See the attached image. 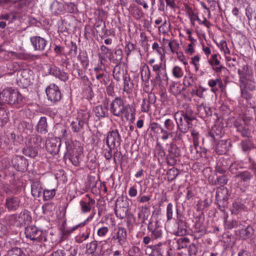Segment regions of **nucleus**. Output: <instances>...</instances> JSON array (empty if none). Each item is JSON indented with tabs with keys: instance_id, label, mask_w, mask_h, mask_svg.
I'll return each instance as SVG.
<instances>
[{
	"instance_id": "1",
	"label": "nucleus",
	"mask_w": 256,
	"mask_h": 256,
	"mask_svg": "<svg viewBox=\"0 0 256 256\" xmlns=\"http://www.w3.org/2000/svg\"><path fill=\"white\" fill-rule=\"evenodd\" d=\"M228 178L226 174L218 176L214 183L215 185H220L216 192V200L218 208L222 212H224L228 204L229 190L224 186L228 183Z\"/></svg>"
},
{
	"instance_id": "2",
	"label": "nucleus",
	"mask_w": 256,
	"mask_h": 256,
	"mask_svg": "<svg viewBox=\"0 0 256 256\" xmlns=\"http://www.w3.org/2000/svg\"><path fill=\"white\" fill-rule=\"evenodd\" d=\"M22 96L17 90L12 88H6L0 93V111L6 112L4 104H13L22 102Z\"/></svg>"
},
{
	"instance_id": "3",
	"label": "nucleus",
	"mask_w": 256,
	"mask_h": 256,
	"mask_svg": "<svg viewBox=\"0 0 256 256\" xmlns=\"http://www.w3.org/2000/svg\"><path fill=\"white\" fill-rule=\"evenodd\" d=\"M219 114L220 113H214V114L210 113V116L214 117L215 124L208 133L207 136L210 138V141L212 142L222 138L224 132L223 124H222L223 119L221 118Z\"/></svg>"
},
{
	"instance_id": "4",
	"label": "nucleus",
	"mask_w": 256,
	"mask_h": 256,
	"mask_svg": "<svg viewBox=\"0 0 256 256\" xmlns=\"http://www.w3.org/2000/svg\"><path fill=\"white\" fill-rule=\"evenodd\" d=\"M66 152L65 153V156H68L72 164L75 166H78L80 164V157L82 154V148L78 146V148L74 147V144L71 142H66Z\"/></svg>"
},
{
	"instance_id": "5",
	"label": "nucleus",
	"mask_w": 256,
	"mask_h": 256,
	"mask_svg": "<svg viewBox=\"0 0 256 256\" xmlns=\"http://www.w3.org/2000/svg\"><path fill=\"white\" fill-rule=\"evenodd\" d=\"M44 233L42 230L34 226H28L25 228L26 236L31 240L42 242Z\"/></svg>"
},
{
	"instance_id": "6",
	"label": "nucleus",
	"mask_w": 256,
	"mask_h": 256,
	"mask_svg": "<svg viewBox=\"0 0 256 256\" xmlns=\"http://www.w3.org/2000/svg\"><path fill=\"white\" fill-rule=\"evenodd\" d=\"M254 174L248 170L238 172L234 176L235 180L238 181V184L242 186L244 188H247L250 184V182L254 176Z\"/></svg>"
},
{
	"instance_id": "7",
	"label": "nucleus",
	"mask_w": 256,
	"mask_h": 256,
	"mask_svg": "<svg viewBox=\"0 0 256 256\" xmlns=\"http://www.w3.org/2000/svg\"><path fill=\"white\" fill-rule=\"evenodd\" d=\"M126 201V200L124 202L123 197H119L116 202L114 213L116 217L121 220L126 216L128 211Z\"/></svg>"
},
{
	"instance_id": "8",
	"label": "nucleus",
	"mask_w": 256,
	"mask_h": 256,
	"mask_svg": "<svg viewBox=\"0 0 256 256\" xmlns=\"http://www.w3.org/2000/svg\"><path fill=\"white\" fill-rule=\"evenodd\" d=\"M12 166L18 172H24L28 169V162L22 156H15L12 159Z\"/></svg>"
},
{
	"instance_id": "9",
	"label": "nucleus",
	"mask_w": 256,
	"mask_h": 256,
	"mask_svg": "<svg viewBox=\"0 0 256 256\" xmlns=\"http://www.w3.org/2000/svg\"><path fill=\"white\" fill-rule=\"evenodd\" d=\"M46 92L48 100L52 102L60 101L62 98V94L58 86L55 84H50L46 89Z\"/></svg>"
},
{
	"instance_id": "10",
	"label": "nucleus",
	"mask_w": 256,
	"mask_h": 256,
	"mask_svg": "<svg viewBox=\"0 0 256 256\" xmlns=\"http://www.w3.org/2000/svg\"><path fill=\"white\" fill-rule=\"evenodd\" d=\"M121 142V136L118 130L110 131L108 133L106 138V144L108 147H110V146L113 148L119 146Z\"/></svg>"
},
{
	"instance_id": "11",
	"label": "nucleus",
	"mask_w": 256,
	"mask_h": 256,
	"mask_svg": "<svg viewBox=\"0 0 256 256\" xmlns=\"http://www.w3.org/2000/svg\"><path fill=\"white\" fill-rule=\"evenodd\" d=\"M47 152L52 155H56L60 151L61 145V140L58 138H50L45 143Z\"/></svg>"
},
{
	"instance_id": "12",
	"label": "nucleus",
	"mask_w": 256,
	"mask_h": 256,
	"mask_svg": "<svg viewBox=\"0 0 256 256\" xmlns=\"http://www.w3.org/2000/svg\"><path fill=\"white\" fill-rule=\"evenodd\" d=\"M127 232L125 228L118 226L115 229V232L114 233L112 240L114 241L116 240L118 244L122 246L126 242Z\"/></svg>"
},
{
	"instance_id": "13",
	"label": "nucleus",
	"mask_w": 256,
	"mask_h": 256,
	"mask_svg": "<svg viewBox=\"0 0 256 256\" xmlns=\"http://www.w3.org/2000/svg\"><path fill=\"white\" fill-rule=\"evenodd\" d=\"M30 40L34 50L40 52L44 50L48 42L45 38L40 36H32Z\"/></svg>"
},
{
	"instance_id": "14",
	"label": "nucleus",
	"mask_w": 256,
	"mask_h": 256,
	"mask_svg": "<svg viewBox=\"0 0 256 256\" xmlns=\"http://www.w3.org/2000/svg\"><path fill=\"white\" fill-rule=\"evenodd\" d=\"M254 233V230L250 225L246 228L238 229L235 231L236 235L242 240H245L250 238Z\"/></svg>"
},
{
	"instance_id": "15",
	"label": "nucleus",
	"mask_w": 256,
	"mask_h": 256,
	"mask_svg": "<svg viewBox=\"0 0 256 256\" xmlns=\"http://www.w3.org/2000/svg\"><path fill=\"white\" fill-rule=\"evenodd\" d=\"M220 56L217 54H214L212 55L209 60V64L212 66V70L216 73H220L223 70H226V68L221 64L220 60Z\"/></svg>"
},
{
	"instance_id": "16",
	"label": "nucleus",
	"mask_w": 256,
	"mask_h": 256,
	"mask_svg": "<svg viewBox=\"0 0 256 256\" xmlns=\"http://www.w3.org/2000/svg\"><path fill=\"white\" fill-rule=\"evenodd\" d=\"M231 147L230 142L228 140H222L218 142L216 146V152L219 155L224 154L227 153Z\"/></svg>"
},
{
	"instance_id": "17",
	"label": "nucleus",
	"mask_w": 256,
	"mask_h": 256,
	"mask_svg": "<svg viewBox=\"0 0 256 256\" xmlns=\"http://www.w3.org/2000/svg\"><path fill=\"white\" fill-rule=\"evenodd\" d=\"M81 114L82 120L80 118L78 120V119L77 118V121H78V124L74 122H72V131L74 132H78L82 129L84 124L88 120V118L90 116V113Z\"/></svg>"
},
{
	"instance_id": "18",
	"label": "nucleus",
	"mask_w": 256,
	"mask_h": 256,
	"mask_svg": "<svg viewBox=\"0 0 256 256\" xmlns=\"http://www.w3.org/2000/svg\"><path fill=\"white\" fill-rule=\"evenodd\" d=\"M20 202V200L18 197H8L6 200L4 206L8 211H14L19 208Z\"/></svg>"
},
{
	"instance_id": "19",
	"label": "nucleus",
	"mask_w": 256,
	"mask_h": 256,
	"mask_svg": "<svg viewBox=\"0 0 256 256\" xmlns=\"http://www.w3.org/2000/svg\"><path fill=\"white\" fill-rule=\"evenodd\" d=\"M94 28L96 32L98 34L101 38H103L106 35L108 30L106 29L105 22L99 16L96 18Z\"/></svg>"
},
{
	"instance_id": "20",
	"label": "nucleus",
	"mask_w": 256,
	"mask_h": 256,
	"mask_svg": "<svg viewBox=\"0 0 256 256\" xmlns=\"http://www.w3.org/2000/svg\"><path fill=\"white\" fill-rule=\"evenodd\" d=\"M122 50L121 48H118L114 50V53L112 52L107 56V58L110 62L118 64H122V59L123 54Z\"/></svg>"
},
{
	"instance_id": "21",
	"label": "nucleus",
	"mask_w": 256,
	"mask_h": 256,
	"mask_svg": "<svg viewBox=\"0 0 256 256\" xmlns=\"http://www.w3.org/2000/svg\"><path fill=\"white\" fill-rule=\"evenodd\" d=\"M50 74L64 82L68 79V74L56 66L50 67Z\"/></svg>"
},
{
	"instance_id": "22",
	"label": "nucleus",
	"mask_w": 256,
	"mask_h": 256,
	"mask_svg": "<svg viewBox=\"0 0 256 256\" xmlns=\"http://www.w3.org/2000/svg\"><path fill=\"white\" fill-rule=\"evenodd\" d=\"M238 74L240 78V80L246 79L253 76L252 70L247 64L244 65L241 68L238 69Z\"/></svg>"
},
{
	"instance_id": "23",
	"label": "nucleus",
	"mask_w": 256,
	"mask_h": 256,
	"mask_svg": "<svg viewBox=\"0 0 256 256\" xmlns=\"http://www.w3.org/2000/svg\"><path fill=\"white\" fill-rule=\"evenodd\" d=\"M14 123L17 124V128L20 132L28 134L31 132L32 130L31 124L26 122H20L18 120H16Z\"/></svg>"
},
{
	"instance_id": "24",
	"label": "nucleus",
	"mask_w": 256,
	"mask_h": 256,
	"mask_svg": "<svg viewBox=\"0 0 256 256\" xmlns=\"http://www.w3.org/2000/svg\"><path fill=\"white\" fill-rule=\"evenodd\" d=\"M122 64H116L112 70V76L114 78L117 82L120 80L122 78H124L126 76H124V68H122Z\"/></svg>"
},
{
	"instance_id": "25",
	"label": "nucleus",
	"mask_w": 256,
	"mask_h": 256,
	"mask_svg": "<svg viewBox=\"0 0 256 256\" xmlns=\"http://www.w3.org/2000/svg\"><path fill=\"white\" fill-rule=\"evenodd\" d=\"M84 225V222L80 223L74 227H72L71 228H60L61 232H60V240L62 241L64 240L67 239L68 236L71 234L74 230H76L78 227L79 226H82Z\"/></svg>"
},
{
	"instance_id": "26",
	"label": "nucleus",
	"mask_w": 256,
	"mask_h": 256,
	"mask_svg": "<svg viewBox=\"0 0 256 256\" xmlns=\"http://www.w3.org/2000/svg\"><path fill=\"white\" fill-rule=\"evenodd\" d=\"M124 102L120 97H116L110 104V110L112 112H122Z\"/></svg>"
},
{
	"instance_id": "27",
	"label": "nucleus",
	"mask_w": 256,
	"mask_h": 256,
	"mask_svg": "<svg viewBox=\"0 0 256 256\" xmlns=\"http://www.w3.org/2000/svg\"><path fill=\"white\" fill-rule=\"evenodd\" d=\"M240 86L243 88L254 90L256 89V82L254 80L253 76L250 78H246L243 80H240Z\"/></svg>"
},
{
	"instance_id": "28",
	"label": "nucleus",
	"mask_w": 256,
	"mask_h": 256,
	"mask_svg": "<svg viewBox=\"0 0 256 256\" xmlns=\"http://www.w3.org/2000/svg\"><path fill=\"white\" fill-rule=\"evenodd\" d=\"M43 189L41 184L38 181L34 182L31 185V192L33 196L39 198L42 194Z\"/></svg>"
},
{
	"instance_id": "29",
	"label": "nucleus",
	"mask_w": 256,
	"mask_h": 256,
	"mask_svg": "<svg viewBox=\"0 0 256 256\" xmlns=\"http://www.w3.org/2000/svg\"><path fill=\"white\" fill-rule=\"evenodd\" d=\"M180 114V122L178 123V125H182L184 122H186V124L190 126L192 125L191 122L195 119V118L191 115V113H175L176 115Z\"/></svg>"
},
{
	"instance_id": "30",
	"label": "nucleus",
	"mask_w": 256,
	"mask_h": 256,
	"mask_svg": "<svg viewBox=\"0 0 256 256\" xmlns=\"http://www.w3.org/2000/svg\"><path fill=\"white\" fill-rule=\"evenodd\" d=\"M88 201L80 200V204L82 212H90L91 208L94 206L95 204L94 200L88 197Z\"/></svg>"
},
{
	"instance_id": "31",
	"label": "nucleus",
	"mask_w": 256,
	"mask_h": 256,
	"mask_svg": "<svg viewBox=\"0 0 256 256\" xmlns=\"http://www.w3.org/2000/svg\"><path fill=\"white\" fill-rule=\"evenodd\" d=\"M178 224V230L175 232V234L178 236H185L187 232V222L183 220L178 219V221L176 222Z\"/></svg>"
},
{
	"instance_id": "32",
	"label": "nucleus",
	"mask_w": 256,
	"mask_h": 256,
	"mask_svg": "<svg viewBox=\"0 0 256 256\" xmlns=\"http://www.w3.org/2000/svg\"><path fill=\"white\" fill-rule=\"evenodd\" d=\"M28 144L36 148L41 146L42 144H44L42 138L38 135H32L28 140Z\"/></svg>"
},
{
	"instance_id": "33",
	"label": "nucleus",
	"mask_w": 256,
	"mask_h": 256,
	"mask_svg": "<svg viewBox=\"0 0 256 256\" xmlns=\"http://www.w3.org/2000/svg\"><path fill=\"white\" fill-rule=\"evenodd\" d=\"M37 148H38L27 144L26 146L23 148L22 152L26 156L34 158L37 156L38 154Z\"/></svg>"
},
{
	"instance_id": "34",
	"label": "nucleus",
	"mask_w": 256,
	"mask_h": 256,
	"mask_svg": "<svg viewBox=\"0 0 256 256\" xmlns=\"http://www.w3.org/2000/svg\"><path fill=\"white\" fill-rule=\"evenodd\" d=\"M54 133L58 137L56 138H63L67 136V128L62 124H57L54 129Z\"/></svg>"
},
{
	"instance_id": "35",
	"label": "nucleus",
	"mask_w": 256,
	"mask_h": 256,
	"mask_svg": "<svg viewBox=\"0 0 256 256\" xmlns=\"http://www.w3.org/2000/svg\"><path fill=\"white\" fill-rule=\"evenodd\" d=\"M240 144L242 150L248 152V154L250 150L254 147L252 141L249 138L242 140Z\"/></svg>"
},
{
	"instance_id": "36",
	"label": "nucleus",
	"mask_w": 256,
	"mask_h": 256,
	"mask_svg": "<svg viewBox=\"0 0 256 256\" xmlns=\"http://www.w3.org/2000/svg\"><path fill=\"white\" fill-rule=\"evenodd\" d=\"M234 126L237 128V132L240 133L242 136L247 138L250 137L251 132L247 126L239 124L238 122H236Z\"/></svg>"
},
{
	"instance_id": "37",
	"label": "nucleus",
	"mask_w": 256,
	"mask_h": 256,
	"mask_svg": "<svg viewBox=\"0 0 256 256\" xmlns=\"http://www.w3.org/2000/svg\"><path fill=\"white\" fill-rule=\"evenodd\" d=\"M48 124L45 117H42L37 126V131L41 134H45L48 132Z\"/></svg>"
},
{
	"instance_id": "38",
	"label": "nucleus",
	"mask_w": 256,
	"mask_h": 256,
	"mask_svg": "<svg viewBox=\"0 0 256 256\" xmlns=\"http://www.w3.org/2000/svg\"><path fill=\"white\" fill-rule=\"evenodd\" d=\"M170 90L174 95L176 96L182 94L183 91L186 90V88L180 84L174 83L170 86Z\"/></svg>"
},
{
	"instance_id": "39",
	"label": "nucleus",
	"mask_w": 256,
	"mask_h": 256,
	"mask_svg": "<svg viewBox=\"0 0 256 256\" xmlns=\"http://www.w3.org/2000/svg\"><path fill=\"white\" fill-rule=\"evenodd\" d=\"M99 60L100 62L98 64V66L94 68V70L96 72V74H102L106 70V68L103 61L106 62V58L105 56H102L100 54H98Z\"/></svg>"
},
{
	"instance_id": "40",
	"label": "nucleus",
	"mask_w": 256,
	"mask_h": 256,
	"mask_svg": "<svg viewBox=\"0 0 256 256\" xmlns=\"http://www.w3.org/2000/svg\"><path fill=\"white\" fill-rule=\"evenodd\" d=\"M194 227L196 229H198V232L202 231L204 226V216L203 212L196 216L195 218Z\"/></svg>"
},
{
	"instance_id": "41",
	"label": "nucleus",
	"mask_w": 256,
	"mask_h": 256,
	"mask_svg": "<svg viewBox=\"0 0 256 256\" xmlns=\"http://www.w3.org/2000/svg\"><path fill=\"white\" fill-rule=\"evenodd\" d=\"M77 58L80 62L84 68L86 69L89 65V60L86 52H80Z\"/></svg>"
},
{
	"instance_id": "42",
	"label": "nucleus",
	"mask_w": 256,
	"mask_h": 256,
	"mask_svg": "<svg viewBox=\"0 0 256 256\" xmlns=\"http://www.w3.org/2000/svg\"><path fill=\"white\" fill-rule=\"evenodd\" d=\"M168 155L179 157L180 156V150L176 144L171 143L168 149Z\"/></svg>"
},
{
	"instance_id": "43",
	"label": "nucleus",
	"mask_w": 256,
	"mask_h": 256,
	"mask_svg": "<svg viewBox=\"0 0 256 256\" xmlns=\"http://www.w3.org/2000/svg\"><path fill=\"white\" fill-rule=\"evenodd\" d=\"M152 222H149L148 226V229L152 233V236L154 239H158L162 236V231L158 227L153 228L152 226Z\"/></svg>"
},
{
	"instance_id": "44",
	"label": "nucleus",
	"mask_w": 256,
	"mask_h": 256,
	"mask_svg": "<svg viewBox=\"0 0 256 256\" xmlns=\"http://www.w3.org/2000/svg\"><path fill=\"white\" fill-rule=\"evenodd\" d=\"M96 78L104 86L107 85L110 80V76L104 72L96 74Z\"/></svg>"
},
{
	"instance_id": "45",
	"label": "nucleus",
	"mask_w": 256,
	"mask_h": 256,
	"mask_svg": "<svg viewBox=\"0 0 256 256\" xmlns=\"http://www.w3.org/2000/svg\"><path fill=\"white\" fill-rule=\"evenodd\" d=\"M232 207V212L236 214H238L240 212L244 210L245 208L244 205L239 200H236L234 202Z\"/></svg>"
},
{
	"instance_id": "46",
	"label": "nucleus",
	"mask_w": 256,
	"mask_h": 256,
	"mask_svg": "<svg viewBox=\"0 0 256 256\" xmlns=\"http://www.w3.org/2000/svg\"><path fill=\"white\" fill-rule=\"evenodd\" d=\"M246 158H248L249 164L248 170H251L256 178V162L254 158L248 154Z\"/></svg>"
},
{
	"instance_id": "47",
	"label": "nucleus",
	"mask_w": 256,
	"mask_h": 256,
	"mask_svg": "<svg viewBox=\"0 0 256 256\" xmlns=\"http://www.w3.org/2000/svg\"><path fill=\"white\" fill-rule=\"evenodd\" d=\"M156 81L160 82H168V76H167V74L166 70V67L162 68L161 70H159L156 74Z\"/></svg>"
},
{
	"instance_id": "48",
	"label": "nucleus",
	"mask_w": 256,
	"mask_h": 256,
	"mask_svg": "<svg viewBox=\"0 0 256 256\" xmlns=\"http://www.w3.org/2000/svg\"><path fill=\"white\" fill-rule=\"evenodd\" d=\"M50 9L53 12L58 14L63 10L64 6L62 3L54 1L50 5Z\"/></svg>"
},
{
	"instance_id": "49",
	"label": "nucleus",
	"mask_w": 256,
	"mask_h": 256,
	"mask_svg": "<svg viewBox=\"0 0 256 256\" xmlns=\"http://www.w3.org/2000/svg\"><path fill=\"white\" fill-rule=\"evenodd\" d=\"M141 76L143 82H148L150 77V72L148 66L147 65L143 66L142 72Z\"/></svg>"
},
{
	"instance_id": "50",
	"label": "nucleus",
	"mask_w": 256,
	"mask_h": 256,
	"mask_svg": "<svg viewBox=\"0 0 256 256\" xmlns=\"http://www.w3.org/2000/svg\"><path fill=\"white\" fill-rule=\"evenodd\" d=\"M141 106L142 112H148L152 110V107H154V104L150 102L148 100L143 99L141 104H140Z\"/></svg>"
},
{
	"instance_id": "51",
	"label": "nucleus",
	"mask_w": 256,
	"mask_h": 256,
	"mask_svg": "<svg viewBox=\"0 0 256 256\" xmlns=\"http://www.w3.org/2000/svg\"><path fill=\"white\" fill-rule=\"evenodd\" d=\"M25 254L22 249L14 247L8 252L6 256H25Z\"/></svg>"
},
{
	"instance_id": "52",
	"label": "nucleus",
	"mask_w": 256,
	"mask_h": 256,
	"mask_svg": "<svg viewBox=\"0 0 256 256\" xmlns=\"http://www.w3.org/2000/svg\"><path fill=\"white\" fill-rule=\"evenodd\" d=\"M122 79L124 80V92H126L127 94L130 93L132 91V84L130 82V78H127L126 76Z\"/></svg>"
},
{
	"instance_id": "53",
	"label": "nucleus",
	"mask_w": 256,
	"mask_h": 256,
	"mask_svg": "<svg viewBox=\"0 0 256 256\" xmlns=\"http://www.w3.org/2000/svg\"><path fill=\"white\" fill-rule=\"evenodd\" d=\"M152 48L154 50H156L160 56V59L162 60V58L165 57L164 48L160 46L157 42H154L152 45Z\"/></svg>"
},
{
	"instance_id": "54",
	"label": "nucleus",
	"mask_w": 256,
	"mask_h": 256,
	"mask_svg": "<svg viewBox=\"0 0 256 256\" xmlns=\"http://www.w3.org/2000/svg\"><path fill=\"white\" fill-rule=\"evenodd\" d=\"M190 243V239L186 237H182L178 238L176 240L178 244V249L180 250L188 246V244Z\"/></svg>"
},
{
	"instance_id": "55",
	"label": "nucleus",
	"mask_w": 256,
	"mask_h": 256,
	"mask_svg": "<svg viewBox=\"0 0 256 256\" xmlns=\"http://www.w3.org/2000/svg\"><path fill=\"white\" fill-rule=\"evenodd\" d=\"M43 199L44 200H48L52 199L56 194V190H47L46 189L42 192Z\"/></svg>"
},
{
	"instance_id": "56",
	"label": "nucleus",
	"mask_w": 256,
	"mask_h": 256,
	"mask_svg": "<svg viewBox=\"0 0 256 256\" xmlns=\"http://www.w3.org/2000/svg\"><path fill=\"white\" fill-rule=\"evenodd\" d=\"M136 105L138 104H136L132 102L130 104H123L122 112H135L136 110Z\"/></svg>"
},
{
	"instance_id": "57",
	"label": "nucleus",
	"mask_w": 256,
	"mask_h": 256,
	"mask_svg": "<svg viewBox=\"0 0 256 256\" xmlns=\"http://www.w3.org/2000/svg\"><path fill=\"white\" fill-rule=\"evenodd\" d=\"M179 172L177 168H173L167 172L168 180L170 182L174 180L178 175Z\"/></svg>"
},
{
	"instance_id": "58",
	"label": "nucleus",
	"mask_w": 256,
	"mask_h": 256,
	"mask_svg": "<svg viewBox=\"0 0 256 256\" xmlns=\"http://www.w3.org/2000/svg\"><path fill=\"white\" fill-rule=\"evenodd\" d=\"M136 48V44H134L130 42H126L124 47V52L127 56H129L132 52H134Z\"/></svg>"
},
{
	"instance_id": "59",
	"label": "nucleus",
	"mask_w": 256,
	"mask_h": 256,
	"mask_svg": "<svg viewBox=\"0 0 256 256\" xmlns=\"http://www.w3.org/2000/svg\"><path fill=\"white\" fill-rule=\"evenodd\" d=\"M90 234V232L88 231L80 232L79 234L76 237V242L78 244L82 243L84 240L89 238Z\"/></svg>"
},
{
	"instance_id": "60",
	"label": "nucleus",
	"mask_w": 256,
	"mask_h": 256,
	"mask_svg": "<svg viewBox=\"0 0 256 256\" xmlns=\"http://www.w3.org/2000/svg\"><path fill=\"white\" fill-rule=\"evenodd\" d=\"M240 222L236 220H232V221H228L226 217H224V226L226 229L230 230L234 228H237L239 226Z\"/></svg>"
},
{
	"instance_id": "61",
	"label": "nucleus",
	"mask_w": 256,
	"mask_h": 256,
	"mask_svg": "<svg viewBox=\"0 0 256 256\" xmlns=\"http://www.w3.org/2000/svg\"><path fill=\"white\" fill-rule=\"evenodd\" d=\"M138 208L140 211L138 214V218H140V217L142 216L148 217V214H150V209L148 206L146 205H144L138 207Z\"/></svg>"
},
{
	"instance_id": "62",
	"label": "nucleus",
	"mask_w": 256,
	"mask_h": 256,
	"mask_svg": "<svg viewBox=\"0 0 256 256\" xmlns=\"http://www.w3.org/2000/svg\"><path fill=\"white\" fill-rule=\"evenodd\" d=\"M108 231L109 229L107 226H102L98 230L97 234L100 239L103 240L106 238Z\"/></svg>"
},
{
	"instance_id": "63",
	"label": "nucleus",
	"mask_w": 256,
	"mask_h": 256,
	"mask_svg": "<svg viewBox=\"0 0 256 256\" xmlns=\"http://www.w3.org/2000/svg\"><path fill=\"white\" fill-rule=\"evenodd\" d=\"M194 82V78L190 74L186 76L183 80V84L184 86L189 87L192 86Z\"/></svg>"
},
{
	"instance_id": "64",
	"label": "nucleus",
	"mask_w": 256,
	"mask_h": 256,
	"mask_svg": "<svg viewBox=\"0 0 256 256\" xmlns=\"http://www.w3.org/2000/svg\"><path fill=\"white\" fill-rule=\"evenodd\" d=\"M98 246L97 241L94 240L86 245V250L88 253H94L96 250Z\"/></svg>"
}]
</instances>
